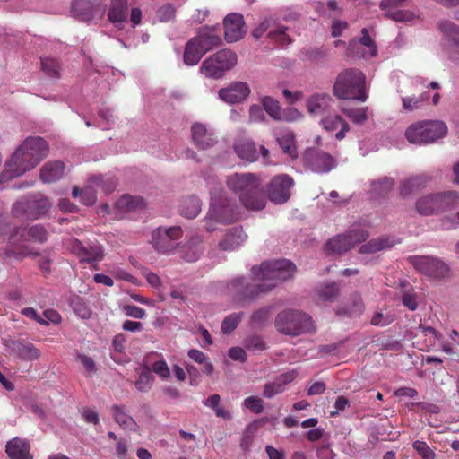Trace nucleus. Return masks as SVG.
Returning <instances> with one entry per match:
<instances>
[{
	"mask_svg": "<svg viewBox=\"0 0 459 459\" xmlns=\"http://www.w3.org/2000/svg\"><path fill=\"white\" fill-rule=\"evenodd\" d=\"M296 266L289 260L266 261L253 266L248 276H238L227 284V294L236 302H249L293 277Z\"/></svg>",
	"mask_w": 459,
	"mask_h": 459,
	"instance_id": "f257e3e1",
	"label": "nucleus"
},
{
	"mask_svg": "<svg viewBox=\"0 0 459 459\" xmlns=\"http://www.w3.org/2000/svg\"><path fill=\"white\" fill-rule=\"evenodd\" d=\"M49 152L48 143L39 136H29L15 149L0 175V187L33 169Z\"/></svg>",
	"mask_w": 459,
	"mask_h": 459,
	"instance_id": "f03ea898",
	"label": "nucleus"
},
{
	"mask_svg": "<svg viewBox=\"0 0 459 459\" xmlns=\"http://www.w3.org/2000/svg\"><path fill=\"white\" fill-rule=\"evenodd\" d=\"M228 188L238 195L243 206L249 211H260L265 207L261 178L253 173H235L227 178Z\"/></svg>",
	"mask_w": 459,
	"mask_h": 459,
	"instance_id": "7ed1b4c3",
	"label": "nucleus"
},
{
	"mask_svg": "<svg viewBox=\"0 0 459 459\" xmlns=\"http://www.w3.org/2000/svg\"><path fill=\"white\" fill-rule=\"evenodd\" d=\"M239 217L237 203L219 186L211 190L210 208L204 218V228L208 232L215 231L220 225L230 224Z\"/></svg>",
	"mask_w": 459,
	"mask_h": 459,
	"instance_id": "20e7f679",
	"label": "nucleus"
},
{
	"mask_svg": "<svg viewBox=\"0 0 459 459\" xmlns=\"http://www.w3.org/2000/svg\"><path fill=\"white\" fill-rule=\"evenodd\" d=\"M333 92L339 99L365 102L368 99L365 74L354 68L341 72L336 77Z\"/></svg>",
	"mask_w": 459,
	"mask_h": 459,
	"instance_id": "39448f33",
	"label": "nucleus"
},
{
	"mask_svg": "<svg viewBox=\"0 0 459 459\" xmlns=\"http://www.w3.org/2000/svg\"><path fill=\"white\" fill-rule=\"evenodd\" d=\"M48 239V232L39 224L33 225L28 229H10L8 243L10 247L6 250L8 256L21 259L30 255L27 251V242L43 243Z\"/></svg>",
	"mask_w": 459,
	"mask_h": 459,
	"instance_id": "423d86ee",
	"label": "nucleus"
},
{
	"mask_svg": "<svg viewBox=\"0 0 459 459\" xmlns=\"http://www.w3.org/2000/svg\"><path fill=\"white\" fill-rule=\"evenodd\" d=\"M275 327L285 335L298 336L314 329L311 317L299 310L287 309L276 316Z\"/></svg>",
	"mask_w": 459,
	"mask_h": 459,
	"instance_id": "0eeeda50",
	"label": "nucleus"
},
{
	"mask_svg": "<svg viewBox=\"0 0 459 459\" xmlns=\"http://www.w3.org/2000/svg\"><path fill=\"white\" fill-rule=\"evenodd\" d=\"M238 62L237 55L230 49H222L204 60L200 73L208 78L219 79Z\"/></svg>",
	"mask_w": 459,
	"mask_h": 459,
	"instance_id": "6e6552de",
	"label": "nucleus"
},
{
	"mask_svg": "<svg viewBox=\"0 0 459 459\" xmlns=\"http://www.w3.org/2000/svg\"><path fill=\"white\" fill-rule=\"evenodd\" d=\"M459 204V195L455 192H445L422 196L416 202L417 212L429 216L440 211L452 209Z\"/></svg>",
	"mask_w": 459,
	"mask_h": 459,
	"instance_id": "1a4fd4ad",
	"label": "nucleus"
},
{
	"mask_svg": "<svg viewBox=\"0 0 459 459\" xmlns=\"http://www.w3.org/2000/svg\"><path fill=\"white\" fill-rule=\"evenodd\" d=\"M369 236L364 226L353 225L346 233L330 238L325 244L328 254H342L352 248L356 244L366 240Z\"/></svg>",
	"mask_w": 459,
	"mask_h": 459,
	"instance_id": "9d476101",
	"label": "nucleus"
},
{
	"mask_svg": "<svg viewBox=\"0 0 459 459\" xmlns=\"http://www.w3.org/2000/svg\"><path fill=\"white\" fill-rule=\"evenodd\" d=\"M51 207V203L46 196L37 194L27 195L15 202L12 208L14 216H26L31 219L47 213Z\"/></svg>",
	"mask_w": 459,
	"mask_h": 459,
	"instance_id": "9b49d317",
	"label": "nucleus"
},
{
	"mask_svg": "<svg viewBox=\"0 0 459 459\" xmlns=\"http://www.w3.org/2000/svg\"><path fill=\"white\" fill-rule=\"evenodd\" d=\"M410 264L421 274L431 279H444L449 276L450 267L442 259L429 255H412Z\"/></svg>",
	"mask_w": 459,
	"mask_h": 459,
	"instance_id": "f8f14e48",
	"label": "nucleus"
},
{
	"mask_svg": "<svg viewBox=\"0 0 459 459\" xmlns=\"http://www.w3.org/2000/svg\"><path fill=\"white\" fill-rule=\"evenodd\" d=\"M233 148L238 158L243 160L255 162L261 156L264 165L274 164L271 160L269 150L264 145H260L257 149L255 143L251 138L238 135L234 142Z\"/></svg>",
	"mask_w": 459,
	"mask_h": 459,
	"instance_id": "ddd939ff",
	"label": "nucleus"
},
{
	"mask_svg": "<svg viewBox=\"0 0 459 459\" xmlns=\"http://www.w3.org/2000/svg\"><path fill=\"white\" fill-rule=\"evenodd\" d=\"M117 186V181L109 177L104 178L102 176H94L90 178V183L83 189L74 186L72 195L74 198L81 197V201L85 205H92L96 202L95 187H100L105 192H111Z\"/></svg>",
	"mask_w": 459,
	"mask_h": 459,
	"instance_id": "4468645a",
	"label": "nucleus"
},
{
	"mask_svg": "<svg viewBox=\"0 0 459 459\" xmlns=\"http://www.w3.org/2000/svg\"><path fill=\"white\" fill-rule=\"evenodd\" d=\"M181 237L182 230L178 226L159 227L152 231L151 242L159 253L169 254L176 248V241Z\"/></svg>",
	"mask_w": 459,
	"mask_h": 459,
	"instance_id": "2eb2a0df",
	"label": "nucleus"
},
{
	"mask_svg": "<svg viewBox=\"0 0 459 459\" xmlns=\"http://www.w3.org/2000/svg\"><path fill=\"white\" fill-rule=\"evenodd\" d=\"M293 186L292 178L286 174L273 177L267 186L269 199L277 204L286 203L290 198Z\"/></svg>",
	"mask_w": 459,
	"mask_h": 459,
	"instance_id": "dca6fc26",
	"label": "nucleus"
},
{
	"mask_svg": "<svg viewBox=\"0 0 459 459\" xmlns=\"http://www.w3.org/2000/svg\"><path fill=\"white\" fill-rule=\"evenodd\" d=\"M349 56L358 58H371L377 55V47L367 29L361 30V37L351 40L346 47Z\"/></svg>",
	"mask_w": 459,
	"mask_h": 459,
	"instance_id": "f3484780",
	"label": "nucleus"
},
{
	"mask_svg": "<svg viewBox=\"0 0 459 459\" xmlns=\"http://www.w3.org/2000/svg\"><path fill=\"white\" fill-rule=\"evenodd\" d=\"M305 165L313 172L323 174L332 170L336 162L333 156L316 149H308L304 154Z\"/></svg>",
	"mask_w": 459,
	"mask_h": 459,
	"instance_id": "a211bd4d",
	"label": "nucleus"
},
{
	"mask_svg": "<svg viewBox=\"0 0 459 459\" xmlns=\"http://www.w3.org/2000/svg\"><path fill=\"white\" fill-rule=\"evenodd\" d=\"M224 38L227 42L232 43L240 40L247 32L244 17L241 13H229L223 20Z\"/></svg>",
	"mask_w": 459,
	"mask_h": 459,
	"instance_id": "6ab92c4d",
	"label": "nucleus"
},
{
	"mask_svg": "<svg viewBox=\"0 0 459 459\" xmlns=\"http://www.w3.org/2000/svg\"><path fill=\"white\" fill-rule=\"evenodd\" d=\"M251 91L247 83L235 82L219 91V98L229 104L240 103L247 99Z\"/></svg>",
	"mask_w": 459,
	"mask_h": 459,
	"instance_id": "aec40b11",
	"label": "nucleus"
},
{
	"mask_svg": "<svg viewBox=\"0 0 459 459\" xmlns=\"http://www.w3.org/2000/svg\"><path fill=\"white\" fill-rule=\"evenodd\" d=\"M5 453L9 459H33L30 443L26 438L15 437L5 444Z\"/></svg>",
	"mask_w": 459,
	"mask_h": 459,
	"instance_id": "412c9836",
	"label": "nucleus"
},
{
	"mask_svg": "<svg viewBox=\"0 0 459 459\" xmlns=\"http://www.w3.org/2000/svg\"><path fill=\"white\" fill-rule=\"evenodd\" d=\"M191 132L194 143L202 149L209 148L216 143L214 131L201 123H195Z\"/></svg>",
	"mask_w": 459,
	"mask_h": 459,
	"instance_id": "4be33fe9",
	"label": "nucleus"
},
{
	"mask_svg": "<svg viewBox=\"0 0 459 459\" xmlns=\"http://www.w3.org/2000/svg\"><path fill=\"white\" fill-rule=\"evenodd\" d=\"M438 27L444 35L452 39L450 58L454 62L459 63V27L449 21H441Z\"/></svg>",
	"mask_w": 459,
	"mask_h": 459,
	"instance_id": "5701e85b",
	"label": "nucleus"
},
{
	"mask_svg": "<svg viewBox=\"0 0 459 459\" xmlns=\"http://www.w3.org/2000/svg\"><path fill=\"white\" fill-rule=\"evenodd\" d=\"M333 102L332 97L327 93H315L307 100L308 112L313 116L322 115L328 110Z\"/></svg>",
	"mask_w": 459,
	"mask_h": 459,
	"instance_id": "b1692460",
	"label": "nucleus"
},
{
	"mask_svg": "<svg viewBox=\"0 0 459 459\" xmlns=\"http://www.w3.org/2000/svg\"><path fill=\"white\" fill-rule=\"evenodd\" d=\"M320 124L324 129L329 132L334 131L340 126V131L335 134V138L339 141L342 140L350 130L349 124L340 115L326 116L321 119Z\"/></svg>",
	"mask_w": 459,
	"mask_h": 459,
	"instance_id": "393cba45",
	"label": "nucleus"
},
{
	"mask_svg": "<svg viewBox=\"0 0 459 459\" xmlns=\"http://www.w3.org/2000/svg\"><path fill=\"white\" fill-rule=\"evenodd\" d=\"M246 239L247 235L241 228H232L228 230L219 246L224 251H232L243 244Z\"/></svg>",
	"mask_w": 459,
	"mask_h": 459,
	"instance_id": "a878e982",
	"label": "nucleus"
},
{
	"mask_svg": "<svg viewBox=\"0 0 459 459\" xmlns=\"http://www.w3.org/2000/svg\"><path fill=\"white\" fill-rule=\"evenodd\" d=\"M65 173V164L60 160L48 161L40 169V178L45 183L60 179Z\"/></svg>",
	"mask_w": 459,
	"mask_h": 459,
	"instance_id": "bb28decb",
	"label": "nucleus"
},
{
	"mask_svg": "<svg viewBox=\"0 0 459 459\" xmlns=\"http://www.w3.org/2000/svg\"><path fill=\"white\" fill-rule=\"evenodd\" d=\"M423 123L426 132L425 137L428 143L443 138L447 134V126L442 120H425Z\"/></svg>",
	"mask_w": 459,
	"mask_h": 459,
	"instance_id": "cd10ccee",
	"label": "nucleus"
},
{
	"mask_svg": "<svg viewBox=\"0 0 459 459\" xmlns=\"http://www.w3.org/2000/svg\"><path fill=\"white\" fill-rule=\"evenodd\" d=\"M276 141L283 152L290 159L298 157L294 134L290 130H282L276 134Z\"/></svg>",
	"mask_w": 459,
	"mask_h": 459,
	"instance_id": "c85d7f7f",
	"label": "nucleus"
},
{
	"mask_svg": "<svg viewBox=\"0 0 459 459\" xmlns=\"http://www.w3.org/2000/svg\"><path fill=\"white\" fill-rule=\"evenodd\" d=\"M193 39L198 40V45L200 48H202V49H204V53H206L207 51L219 46L221 42L220 36L215 34L212 29H204L200 31L195 38Z\"/></svg>",
	"mask_w": 459,
	"mask_h": 459,
	"instance_id": "c756f323",
	"label": "nucleus"
},
{
	"mask_svg": "<svg viewBox=\"0 0 459 459\" xmlns=\"http://www.w3.org/2000/svg\"><path fill=\"white\" fill-rule=\"evenodd\" d=\"M202 204L199 198L188 196L181 200L179 212L186 218H195L201 212Z\"/></svg>",
	"mask_w": 459,
	"mask_h": 459,
	"instance_id": "7c9ffc66",
	"label": "nucleus"
},
{
	"mask_svg": "<svg viewBox=\"0 0 459 459\" xmlns=\"http://www.w3.org/2000/svg\"><path fill=\"white\" fill-rule=\"evenodd\" d=\"M108 17L112 23L125 22L127 17V0H111Z\"/></svg>",
	"mask_w": 459,
	"mask_h": 459,
	"instance_id": "2f4dec72",
	"label": "nucleus"
},
{
	"mask_svg": "<svg viewBox=\"0 0 459 459\" xmlns=\"http://www.w3.org/2000/svg\"><path fill=\"white\" fill-rule=\"evenodd\" d=\"M197 39H190L185 48L184 62L187 65H195L204 55V49L198 45Z\"/></svg>",
	"mask_w": 459,
	"mask_h": 459,
	"instance_id": "473e14b6",
	"label": "nucleus"
},
{
	"mask_svg": "<svg viewBox=\"0 0 459 459\" xmlns=\"http://www.w3.org/2000/svg\"><path fill=\"white\" fill-rule=\"evenodd\" d=\"M144 206V201L142 197L125 195L116 203V208L119 212L125 213L134 211Z\"/></svg>",
	"mask_w": 459,
	"mask_h": 459,
	"instance_id": "72a5a7b5",
	"label": "nucleus"
},
{
	"mask_svg": "<svg viewBox=\"0 0 459 459\" xmlns=\"http://www.w3.org/2000/svg\"><path fill=\"white\" fill-rule=\"evenodd\" d=\"M394 245V242L388 238L380 237L373 238L359 247L360 254H375L377 252L389 248Z\"/></svg>",
	"mask_w": 459,
	"mask_h": 459,
	"instance_id": "f704fd0d",
	"label": "nucleus"
},
{
	"mask_svg": "<svg viewBox=\"0 0 459 459\" xmlns=\"http://www.w3.org/2000/svg\"><path fill=\"white\" fill-rule=\"evenodd\" d=\"M425 134L426 132L423 121L411 125L405 132L407 140L411 143L419 145L428 143Z\"/></svg>",
	"mask_w": 459,
	"mask_h": 459,
	"instance_id": "c9c22d12",
	"label": "nucleus"
},
{
	"mask_svg": "<svg viewBox=\"0 0 459 459\" xmlns=\"http://www.w3.org/2000/svg\"><path fill=\"white\" fill-rule=\"evenodd\" d=\"M13 351L23 360H35L40 356L39 351L31 343L15 342Z\"/></svg>",
	"mask_w": 459,
	"mask_h": 459,
	"instance_id": "e433bc0d",
	"label": "nucleus"
},
{
	"mask_svg": "<svg viewBox=\"0 0 459 459\" xmlns=\"http://www.w3.org/2000/svg\"><path fill=\"white\" fill-rule=\"evenodd\" d=\"M113 416L117 424L124 429L135 431L137 429V423L135 420L125 411L117 405L112 407Z\"/></svg>",
	"mask_w": 459,
	"mask_h": 459,
	"instance_id": "4c0bfd02",
	"label": "nucleus"
},
{
	"mask_svg": "<svg viewBox=\"0 0 459 459\" xmlns=\"http://www.w3.org/2000/svg\"><path fill=\"white\" fill-rule=\"evenodd\" d=\"M201 242V238L198 236L190 239L184 251L183 257L186 261L195 262L201 256L204 252V248L200 245Z\"/></svg>",
	"mask_w": 459,
	"mask_h": 459,
	"instance_id": "58836bf2",
	"label": "nucleus"
},
{
	"mask_svg": "<svg viewBox=\"0 0 459 459\" xmlns=\"http://www.w3.org/2000/svg\"><path fill=\"white\" fill-rule=\"evenodd\" d=\"M342 112L357 125H363L368 118V108H341Z\"/></svg>",
	"mask_w": 459,
	"mask_h": 459,
	"instance_id": "ea45409f",
	"label": "nucleus"
},
{
	"mask_svg": "<svg viewBox=\"0 0 459 459\" xmlns=\"http://www.w3.org/2000/svg\"><path fill=\"white\" fill-rule=\"evenodd\" d=\"M104 255V248L101 245H92L88 248L86 247V254L82 255L81 261L93 264V268L97 270L98 264L103 259Z\"/></svg>",
	"mask_w": 459,
	"mask_h": 459,
	"instance_id": "a19ab883",
	"label": "nucleus"
},
{
	"mask_svg": "<svg viewBox=\"0 0 459 459\" xmlns=\"http://www.w3.org/2000/svg\"><path fill=\"white\" fill-rule=\"evenodd\" d=\"M429 96L427 93H421L419 96L411 95L402 98L403 109L411 112L423 107Z\"/></svg>",
	"mask_w": 459,
	"mask_h": 459,
	"instance_id": "79ce46f5",
	"label": "nucleus"
},
{
	"mask_svg": "<svg viewBox=\"0 0 459 459\" xmlns=\"http://www.w3.org/2000/svg\"><path fill=\"white\" fill-rule=\"evenodd\" d=\"M318 300L333 302L339 296V288L335 283H326L316 289Z\"/></svg>",
	"mask_w": 459,
	"mask_h": 459,
	"instance_id": "37998d69",
	"label": "nucleus"
},
{
	"mask_svg": "<svg viewBox=\"0 0 459 459\" xmlns=\"http://www.w3.org/2000/svg\"><path fill=\"white\" fill-rule=\"evenodd\" d=\"M428 178L423 175L411 177L405 179L400 187V193L403 196H407L414 189L423 186L427 182Z\"/></svg>",
	"mask_w": 459,
	"mask_h": 459,
	"instance_id": "c03bdc74",
	"label": "nucleus"
},
{
	"mask_svg": "<svg viewBox=\"0 0 459 459\" xmlns=\"http://www.w3.org/2000/svg\"><path fill=\"white\" fill-rule=\"evenodd\" d=\"M84 1L85 0H78L77 2H75V4H74V11L75 13V14L82 20L83 21H91L95 18V16H98V17H101L103 14H104V12H105V9L104 8H96L95 9V12L97 13L96 14H93L92 12H86V13H80L78 11L79 8L82 7L83 4H84ZM91 4H98V3L100 1V0H87Z\"/></svg>",
	"mask_w": 459,
	"mask_h": 459,
	"instance_id": "a18cd8bd",
	"label": "nucleus"
},
{
	"mask_svg": "<svg viewBox=\"0 0 459 459\" xmlns=\"http://www.w3.org/2000/svg\"><path fill=\"white\" fill-rule=\"evenodd\" d=\"M264 109L274 120H281L282 113L279 102L272 97L265 96L262 99Z\"/></svg>",
	"mask_w": 459,
	"mask_h": 459,
	"instance_id": "49530a36",
	"label": "nucleus"
},
{
	"mask_svg": "<svg viewBox=\"0 0 459 459\" xmlns=\"http://www.w3.org/2000/svg\"><path fill=\"white\" fill-rule=\"evenodd\" d=\"M243 316V313H232L226 316L221 323V332L224 334H230L232 333L240 323Z\"/></svg>",
	"mask_w": 459,
	"mask_h": 459,
	"instance_id": "de8ad7c7",
	"label": "nucleus"
},
{
	"mask_svg": "<svg viewBox=\"0 0 459 459\" xmlns=\"http://www.w3.org/2000/svg\"><path fill=\"white\" fill-rule=\"evenodd\" d=\"M364 311V304L360 295L357 292L351 295L345 313L360 315Z\"/></svg>",
	"mask_w": 459,
	"mask_h": 459,
	"instance_id": "09e8293b",
	"label": "nucleus"
},
{
	"mask_svg": "<svg viewBox=\"0 0 459 459\" xmlns=\"http://www.w3.org/2000/svg\"><path fill=\"white\" fill-rule=\"evenodd\" d=\"M394 186V179L391 178H384L378 181L372 183V192L374 195H384L387 194Z\"/></svg>",
	"mask_w": 459,
	"mask_h": 459,
	"instance_id": "8fccbe9b",
	"label": "nucleus"
},
{
	"mask_svg": "<svg viewBox=\"0 0 459 459\" xmlns=\"http://www.w3.org/2000/svg\"><path fill=\"white\" fill-rule=\"evenodd\" d=\"M152 381L153 377L150 371L144 370L139 375L138 379L135 381V386L140 392H147L151 389Z\"/></svg>",
	"mask_w": 459,
	"mask_h": 459,
	"instance_id": "3c124183",
	"label": "nucleus"
},
{
	"mask_svg": "<svg viewBox=\"0 0 459 459\" xmlns=\"http://www.w3.org/2000/svg\"><path fill=\"white\" fill-rule=\"evenodd\" d=\"M76 361L79 362L85 369V374L87 377H91L97 371L96 364L92 358L87 356L85 354H78L76 357Z\"/></svg>",
	"mask_w": 459,
	"mask_h": 459,
	"instance_id": "603ef678",
	"label": "nucleus"
},
{
	"mask_svg": "<svg viewBox=\"0 0 459 459\" xmlns=\"http://www.w3.org/2000/svg\"><path fill=\"white\" fill-rule=\"evenodd\" d=\"M268 36L273 39L278 40L281 46H286L290 43L289 36L286 34V27L276 26L274 30H270Z\"/></svg>",
	"mask_w": 459,
	"mask_h": 459,
	"instance_id": "864d4df0",
	"label": "nucleus"
},
{
	"mask_svg": "<svg viewBox=\"0 0 459 459\" xmlns=\"http://www.w3.org/2000/svg\"><path fill=\"white\" fill-rule=\"evenodd\" d=\"M413 448L421 456L422 459H435L434 451L424 441L417 440L412 445Z\"/></svg>",
	"mask_w": 459,
	"mask_h": 459,
	"instance_id": "5fc2aeb1",
	"label": "nucleus"
},
{
	"mask_svg": "<svg viewBox=\"0 0 459 459\" xmlns=\"http://www.w3.org/2000/svg\"><path fill=\"white\" fill-rule=\"evenodd\" d=\"M152 370L157 374L162 380H168L170 377V370L165 360L155 361L152 365Z\"/></svg>",
	"mask_w": 459,
	"mask_h": 459,
	"instance_id": "6e6d98bb",
	"label": "nucleus"
},
{
	"mask_svg": "<svg viewBox=\"0 0 459 459\" xmlns=\"http://www.w3.org/2000/svg\"><path fill=\"white\" fill-rule=\"evenodd\" d=\"M271 313L270 307H263L255 311L251 316V323L253 325L261 326L269 318Z\"/></svg>",
	"mask_w": 459,
	"mask_h": 459,
	"instance_id": "4d7b16f0",
	"label": "nucleus"
},
{
	"mask_svg": "<svg viewBox=\"0 0 459 459\" xmlns=\"http://www.w3.org/2000/svg\"><path fill=\"white\" fill-rule=\"evenodd\" d=\"M244 406L255 413H261L264 410L263 400L257 396H249L244 400Z\"/></svg>",
	"mask_w": 459,
	"mask_h": 459,
	"instance_id": "13d9d810",
	"label": "nucleus"
},
{
	"mask_svg": "<svg viewBox=\"0 0 459 459\" xmlns=\"http://www.w3.org/2000/svg\"><path fill=\"white\" fill-rule=\"evenodd\" d=\"M42 70L47 75L50 77H56L58 75V64L55 59L45 58L41 61Z\"/></svg>",
	"mask_w": 459,
	"mask_h": 459,
	"instance_id": "bf43d9fd",
	"label": "nucleus"
},
{
	"mask_svg": "<svg viewBox=\"0 0 459 459\" xmlns=\"http://www.w3.org/2000/svg\"><path fill=\"white\" fill-rule=\"evenodd\" d=\"M394 319L393 315H385L382 312H376L371 318V324L377 326H385L391 324Z\"/></svg>",
	"mask_w": 459,
	"mask_h": 459,
	"instance_id": "052dcab7",
	"label": "nucleus"
},
{
	"mask_svg": "<svg viewBox=\"0 0 459 459\" xmlns=\"http://www.w3.org/2000/svg\"><path fill=\"white\" fill-rule=\"evenodd\" d=\"M283 390L284 387L282 386V384L276 380L265 385L264 389V395L267 398H272L275 394L283 392Z\"/></svg>",
	"mask_w": 459,
	"mask_h": 459,
	"instance_id": "680f3d73",
	"label": "nucleus"
},
{
	"mask_svg": "<svg viewBox=\"0 0 459 459\" xmlns=\"http://www.w3.org/2000/svg\"><path fill=\"white\" fill-rule=\"evenodd\" d=\"M265 119L264 109L258 105H252L249 108V121L252 123L262 122Z\"/></svg>",
	"mask_w": 459,
	"mask_h": 459,
	"instance_id": "e2e57ef3",
	"label": "nucleus"
},
{
	"mask_svg": "<svg viewBox=\"0 0 459 459\" xmlns=\"http://www.w3.org/2000/svg\"><path fill=\"white\" fill-rule=\"evenodd\" d=\"M123 310L127 316L136 319H143L145 316V311L134 305L124 306Z\"/></svg>",
	"mask_w": 459,
	"mask_h": 459,
	"instance_id": "0e129e2a",
	"label": "nucleus"
},
{
	"mask_svg": "<svg viewBox=\"0 0 459 459\" xmlns=\"http://www.w3.org/2000/svg\"><path fill=\"white\" fill-rule=\"evenodd\" d=\"M117 280H123L136 284V278L122 268H116L110 272Z\"/></svg>",
	"mask_w": 459,
	"mask_h": 459,
	"instance_id": "69168bd1",
	"label": "nucleus"
},
{
	"mask_svg": "<svg viewBox=\"0 0 459 459\" xmlns=\"http://www.w3.org/2000/svg\"><path fill=\"white\" fill-rule=\"evenodd\" d=\"M175 10L170 4H166L159 9L158 18L160 22H169L174 17Z\"/></svg>",
	"mask_w": 459,
	"mask_h": 459,
	"instance_id": "338daca9",
	"label": "nucleus"
},
{
	"mask_svg": "<svg viewBox=\"0 0 459 459\" xmlns=\"http://www.w3.org/2000/svg\"><path fill=\"white\" fill-rule=\"evenodd\" d=\"M73 307L74 312L82 318H89L91 316L90 309L79 299L73 301Z\"/></svg>",
	"mask_w": 459,
	"mask_h": 459,
	"instance_id": "774afa93",
	"label": "nucleus"
}]
</instances>
